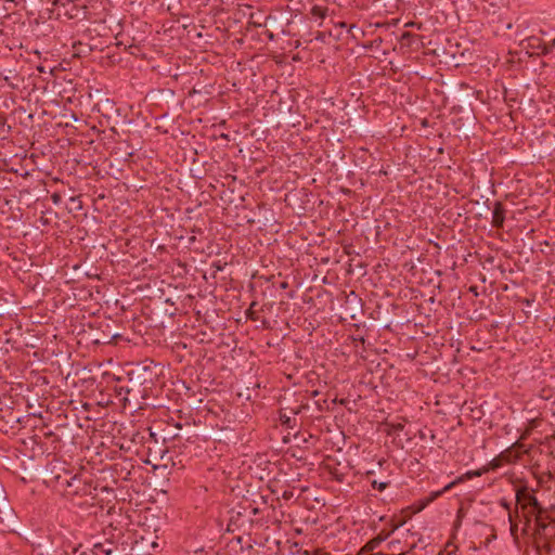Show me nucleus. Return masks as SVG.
Wrapping results in <instances>:
<instances>
[{"label": "nucleus", "instance_id": "obj_29", "mask_svg": "<svg viewBox=\"0 0 555 555\" xmlns=\"http://www.w3.org/2000/svg\"><path fill=\"white\" fill-rule=\"evenodd\" d=\"M403 426L402 425H398L397 429H402Z\"/></svg>", "mask_w": 555, "mask_h": 555}, {"label": "nucleus", "instance_id": "obj_23", "mask_svg": "<svg viewBox=\"0 0 555 555\" xmlns=\"http://www.w3.org/2000/svg\"><path fill=\"white\" fill-rule=\"evenodd\" d=\"M291 417L288 416H282V423L289 426Z\"/></svg>", "mask_w": 555, "mask_h": 555}, {"label": "nucleus", "instance_id": "obj_11", "mask_svg": "<svg viewBox=\"0 0 555 555\" xmlns=\"http://www.w3.org/2000/svg\"><path fill=\"white\" fill-rule=\"evenodd\" d=\"M453 485H454V482H451L448 486H446L442 491H438V492L433 493L429 499H427L426 503H429L433 500H435L436 498H438L442 492L449 490Z\"/></svg>", "mask_w": 555, "mask_h": 555}, {"label": "nucleus", "instance_id": "obj_10", "mask_svg": "<svg viewBox=\"0 0 555 555\" xmlns=\"http://www.w3.org/2000/svg\"><path fill=\"white\" fill-rule=\"evenodd\" d=\"M74 56H80L82 53H86V51L82 49L83 44L81 42L74 43Z\"/></svg>", "mask_w": 555, "mask_h": 555}, {"label": "nucleus", "instance_id": "obj_24", "mask_svg": "<svg viewBox=\"0 0 555 555\" xmlns=\"http://www.w3.org/2000/svg\"><path fill=\"white\" fill-rule=\"evenodd\" d=\"M292 495H293V493H292V492H287V491H285V492H284V494H283V498H284V499H291V496H292Z\"/></svg>", "mask_w": 555, "mask_h": 555}, {"label": "nucleus", "instance_id": "obj_7", "mask_svg": "<svg viewBox=\"0 0 555 555\" xmlns=\"http://www.w3.org/2000/svg\"><path fill=\"white\" fill-rule=\"evenodd\" d=\"M537 49H538L539 55H550L551 54V50H550L547 42H539V44L537 46Z\"/></svg>", "mask_w": 555, "mask_h": 555}, {"label": "nucleus", "instance_id": "obj_17", "mask_svg": "<svg viewBox=\"0 0 555 555\" xmlns=\"http://www.w3.org/2000/svg\"><path fill=\"white\" fill-rule=\"evenodd\" d=\"M413 37V35L409 31H404L402 35H401V41H409L411 38Z\"/></svg>", "mask_w": 555, "mask_h": 555}, {"label": "nucleus", "instance_id": "obj_26", "mask_svg": "<svg viewBox=\"0 0 555 555\" xmlns=\"http://www.w3.org/2000/svg\"><path fill=\"white\" fill-rule=\"evenodd\" d=\"M251 512H253V514H254V515H256V514H258V508H257V507H255V508H253V511H251Z\"/></svg>", "mask_w": 555, "mask_h": 555}, {"label": "nucleus", "instance_id": "obj_27", "mask_svg": "<svg viewBox=\"0 0 555 555\" xmlns=\"http://www.w3.org/2000/svg\"><path fill=\"white\" fill-rule=\"evenodd\" d=\"M356 28V25H351L349 31H352Z\"/></svg>", "mask_w": 555, "mask_h": 555}, {"label": "nucleus", "instance_id": "obj_5", "mask_svg": "<svg viewBox=\"0 0 555 555\" xmlns=\"http://www.w3.org/2000/svg\"><path fill=\"white\" fill-rule=\"evenodd\" d=\"M387 539V535H377L371 539L366 544L362 547L363 552H371L379 546V544Z\"/></svg>", "mask_w": 555, "mask_h": 555}, {"label": "nucleus", "instance_id": "obj_14", "mask_svg": "<svg viewBox=\"0 0 555 555\" xmlns=\"http://www.w3.org/2000/svg\"><path fill=\"white\" fill-rule=\"evenodd\" d=\"M485 470H472L466 473V477L472 479L473 477H479L483 474Z\"/></svg>", "mask_w": 555, "mask_h": 555}, {"label": "nucleus", "instance_id": "obj_13", "mask_svg": "<svg viewBox=\"0 0 555 555\" xmlns=\"http://www.w3.org/2000/svg\"><path fill=\"white\" fill-rule=\"evenodd\" d=\"M53 7H65L67 2H70V0H48Z\"/></svg>", "mask_w": 555, "mask_h": 555}, {"label": "nucleus", "instance_id": "obj_25", "mask_svg": "<svg viewBox=\"0 0 555 555\" xmlns=\"http://www.w3.org/2000/svg\"><path fill=\"white\" fill-rule=\"evenodd\" d=\"M338 26L339 27H347V24L345 22H340V23H338Z\"/></svg>", "mask_w": 555, "mask_h": 555}, {"label": "nucleus", "instance_id": "obj_3", "mask_svg": "<svg viewBox=\"0 0 555 555\" xmlns=\"http://www.w3.org/2000/svg\"><path fill=\"white\" fill-rule=\"evenodd\" d=\"M505 207L504 205L496 201L494 202L493 204V210H492V227L493 228H496V229H501L503 228L504 225V221H505Z\"/></svg>", "mask_w": 555, "mask_h": 555}, {"label": "nucleus", "instance_id": "obj_21", "mask_svg": "<svg viewBox=\"0 0 555 555\" xmlns=\"http://www.w3.org/2000/svg\"><path fill=\"white\" fill-rule=\"evenodd\" d=\"M547 44L550 47V50H551V54L555 52V38L551 41H547Z\"/></svg>", "mask_w": 555, "mask_h": 555}, {"label": "nucleus", "instance_id": "obj_18", "mask_svg": "<svg viewBox=\"0 0 555 555\" xmlns=\"http://www.w3.org/2000/svg\"><path fill=\"white\" fill-rule=\"evenodd\" d=\"M43 435L46 438H55V440H59V438L55 436V434L52 430H48Z\"/></svg>", "mask_w": 555, "mask_h": 555}, {"label": "nucleus", "instance_id": "obj_6", "mask_svg": "<svg viewBox=\"0 0 555 555\" xmlns=\"http://www.w3.org/2000/svg\"><path fill=\"white\" fill-rule=\"evenodd\" d=\"M508 521H509V525H511V527H509L511 534L513 537H517L518 525L514 520V513L513 512H509Z\"/></svg>", "mask_w": 555, "mask_h": 555}, {"label": "nucleus", "instance_id": "obj_12", "mask_svg": "<svg viewBox=\"0 0 555 555\" xmlns=\"http://www.w3.org/2000/svg\"><path fill=\"white\" fill-rule=\"evenodd\" d=\"M9 422L12 423L11 428H14V424L21 423V417L15 416L12 412L9 414Z\"/></svg>", "mask_w": 555, "mask_h": 555}, {"label": "nucleus", "instance_id": "obj_9", "mask_svg": "<svg viewBox=\"0 0 555 555\" xmlns=\"http://www.w3.org/2000/svg\"><path fill=\"white\" fill-rule=\"evenodd\" d=\"M372 487L374 489H377L379 491H384L388 486H389V482L388 481H377V480H373L371 482Z\"/></svg>", "mask_w": 555, "mask_h": 555}, {"label": "nucleus", "instance_id": "obj_22", "mask_svg": "<svg viewBox=\"0 0 555 555\" xmlns=\"http://www.w3.org/2000/svg\"><path fill=\"white\" fill-rule=\"evenodd\" d=\"M76 480H77V476H74L73 478H70V480H66L67 487H73L74 481H76Z\"/></svg>", "mask_w": 555, "mask_h": 555}, {"label": "nucleus", "instance_id": "obj_16", "mask_svg": "<svg viewBox=\"0 0 555 555\" xmlns=\"http://www.w3.org/2000/svg\"><path fill=\"white\" fill-rule=\"evenodd\" d=\"M51 199H52L53 204L59 205L62 201V197L59 193H53L51 195Z\"/></svg>", "mask_w": 555, "mask_h": 555}, {"label": "nucleus", "instance_id": "obj_4", "mask_svg": "<svg viewBox=\"0 0 555 555\" xmlns=\"http://www.w3.org/2000/svg\"><path fill=\"white\" fill-rule=\"evenodd\" d=\"M548 518L547 514H533L532 519L535 521V529L539 534L544 533L547 528L546 519Z\"/></svg>", "mask_w": 555, "mask_h": 555}, {"label": "nucleus", "instance_id": "obj_1", "mask_svg": "<svg viewBox=\"0 0 555 555\" xmlns=\"http://www.w3.org/2000/svg\"><path fill=\"white\" fill-rule=\"evenodd\" d=\"M131 387L126 388V393L131 392H145L151 389L156 374L147 365L137 364L127 373Z\"/></svg>", "mask_w": 555, "mask_h": 555}, {"label": "nucleus", "instance_id": "obj_15", "mask_svg": "<svg viewBox=\"0 0 555 555\" xmlns=\"http://www.w3.org/2000/svg\"><path fill=\"white\" fill-rule=\"evenodd\" d=\"M500 505H501L505 511H507V516H509V512H512V511H511V504H509L505 499H502V500L500 501Z\"/></svg>", "mask_w": 555, "mask_h": 555}, {"label": "nucleus", "instance_id": "obj_28", "mask_svg": "<svg viewBox=\"0 0 555 555\" xmlns=\"http://www.w3.org/2000/svg\"><path fill=\"white\" fill-rule=\"evenodd\" d=\"M358 341L364 343V338L360 337V338H358Z\"/></svg>", "mask_w": 555, "mask_h": 555}, {"label": "nucleus", "instance_id": "obj_8", "mask_svg": "<svg viewBox=\"0 0 555 555\" xmlns=\"http://www.w3.org/2000/svg\"><path fill=\"white\" fill-rule=\"evenodd\" d=\"M311 13L315 17L324 18L326 15V9H323L321 7H313Z\"/></svg>", "mask_w": 555, "mask_h": 555}, {"label": "nucleus", "instance_id": "obj_19", "mask_svg": "<svg viewBox=\"0 0 555 555\" xmlns=\"http://www.w3.org/2000/svg\"><path fill=\"white\" fill-rule=\"evenodd\" d=\"M70 202H73L74 205H77V208H81V201L78 197H72Z\"/></svg>", "mask_w": 555, "mask_h": 555}, {"label": "nucleus", "instance_id": "obj_30", "mask_svg": "<svg viewBox=\"0 0 555 555\" xmlns=\"http://www.w3.org/2000/svg\"><path fill=\"white\" fill-rule=\"evenodd\" d=\"M399 555H403V554H399Z\"/></svg>", "mask_w": 555, "mask_h": 555}, {"label": "nucleus", "instance_id": "obj_20", "mask_svg": "<svg viewBox=\"0 0 555 555\" xmlns=\"http://www.w3.org/2000/svg\"><path fill=\"white\" fill-rule=\"evenodd\" d=\"M70 202H73L74 205H77V208H81V201L78 197H72Z\"/></svg>", "mask_w": 555, "mask_h": 555}, {"label": "nucleus", "instance_id": "obj_2", "mask_svg": "<svg viewBox=\"0 0 555 555\" xmlns=\"http://www.w3.org/2000/svg\"><path fill=\"white\" fill-rule=\"evenodd\" d=\"M516 502L522 509L526 526L530 525L533 514H545V508L538 501L534 491L527 487L516 490Z\"/></svg>", "mask_w": 555, "mask_h": 555}]
</instances>
